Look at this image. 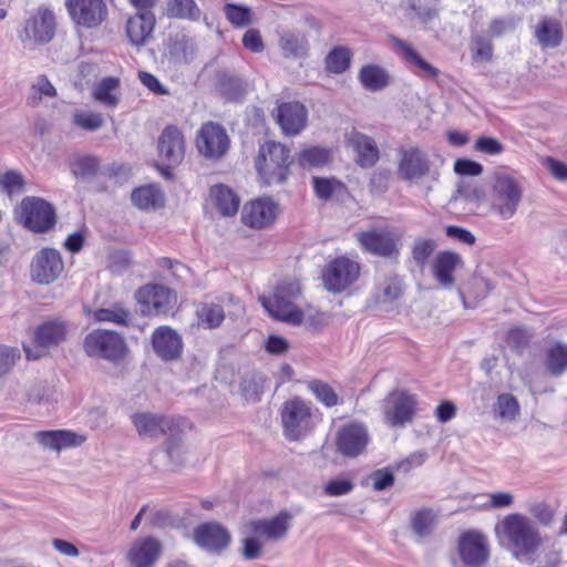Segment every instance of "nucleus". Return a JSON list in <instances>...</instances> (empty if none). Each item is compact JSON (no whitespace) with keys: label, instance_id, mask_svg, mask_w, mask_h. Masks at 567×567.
<instances>
[{"label":"nucleus","instance_id":"obj_45","mask_svg":"<svg viewBox=\"0 0 567 567\" xmlns=\"http://www.w3.org/2000/svg\"><path fill=\"white\" fill-rule=\"evenodd\" d=\"M169 17L196 21L200 18V9L194 0H168Z\"/></svg>","mask_w":567,"mask_h":567},{"label":"nucleus","instance_id":"obj_3","mask_svg":"<svg viewBox=\"0 0 567 567\" xmlns=\"http://www.w3.org/2000/svg\"><path fill=\"white\" fill-rule=\"evenodd\" d=\"M301 289L297 280L282 281L271 297H259V301L270 317L289 324L299 326L303 321L302 310L295 305Z\"/></svg>","mask_w":567,"mask_h":567},{"label":"nucleus","instance_id":"obj_17","mask_svg":"<svg viewBox=\"0 0 567 567\" xmlns=\"http://www.w3.org/2000/svg\"><path fill=\"white\" fill-rule=\"evenodd\" d=\"M68 334V324L60 319L48 320L34 331V349L23 346L28 360H38L45 355L47 349L64 341Z\"/></svg>","mask_w":567,"mask_h":567},{"label":"nucleus","instance_id":"obj_21","mask_svg":"<svg viewBox=\"0 0 567 567\" xmlns=\"http://www.w3.org/2000/svg\"><path fill=\"white\" fill-rule=\"evenodd\" d=\"M276 123L286 136H296L307 126L308 111L298 101H286L277 104L272 112Z\"/></svg>","mask_w":567,"mask_h":567},{"label":"nucleus","instance_id":"obj_7","mask_svg":"<svg viewBox=\"0 0 567 567\" xmlns=\"http://www.w3.org/2000/svg\"><path fill=\"white\" fill-rule=\"evenodd\" d=\"M16 216L19 223L37 234L47 233L56 224L53 205L35 196L24 197L16 210Z\"/></svg>","mask_w":567,"mask_h":567},{"label":"nucleus","instance_id":"obj_22","mask_svg":"<svg viewBox=\"0 0 567 567\" xmlns=\"http://www.w3.org/2000/svg\"><path fill=\"white\" fill-rule=\"evenodd\" d=\"M291 519L292 515L289 512L281 511L271 518L250 520L246 528L249 534L261 539L278 542L287 536Z\"/></svg>","mask_w":567,"mask_h":567},{"label":"nucleus","instance_id":"obj_28","mask_svg":"<svg viewBox=\"0 0 567 567\" xmlns=\"http://www.w3.org/2000/svg\"><path fill=\"white\" fill-rule=\"evenodd\" d=\"M162 551V543L157 538L148 536L134 542L126 557L132 567H153Z\"/></svg>","mask_w":567,"mask_h":567},{"label":"nucleus","instance_id":"obj_11","mask_svg":"<svg viewBox=\"0 0 567 567\" xmlns=\"http://www.w3.org/2000/svg\"><path fill=\"white\" fill-rule=\"evenodd\" d=\"M456 551L466 567H484L491 556L488 537L480 529L462 530L456 539Z\"/></svg>","mask_w":567,"mask_h":567},{"label":"nucleus","instance_id":"obj_48","mask_svg":"<svg viewBox=\"0 0 567 567\" xmlns=\"http://www.w3.org/2000/svg\"><path fill=\"white\" fill-rule=\"evenodd\" d=\"M435 519L436 515L431 508L417 509L411 516L412 529L419 536H426L432 532Z\"/></svg>","mask_w":567,"mask_h":567},{"label":"nucleus","instance_id":"obj_56","mask_svg":"<svg viewBox=\"0 0 567 567\" xmlns=\"http://www.w3.org/2000/svg\"><path fill=\"white\" fill-rule=\"evenodd\" d=\"M34 94L29 97V104L35 105L42 99V96L53 97L56 95V90L47 79V76H40L35 85H33Z\"/></svg>","mask_w":567,"mask_h":567},{"label":"nucleus","instance_id":"obj_64","mask_svg":"<svg viewBox=\"0 0 567 567\" xmlns=\"http://www.w3.org/2000/svg\"><path fill=\"white\" fill-rule=\"evenodd\" d=\"M243 45L254 53L262 52L265 44L259 30L248 29L243 35Z\"/></svg>","mask_w":567,"mask_h":567},{"label":"nucleus","instance_id":"obj_5","mask_svg":"<svg viewBox=\"0 0 567 567\" xmlns=\"http://www.w3.org/2000/svg\"><path fill=\"white\" fill-rule=\"evenodd\" d=\"M491 196L492 209L503 219H509L517 212L523 188L513 175L499 171L493 174Z\"/></svg>","mask_w":567,"mask_h":567},{"label":"nucleus","instance_id":"obj_47","mask_svg":"<svg viewBox=\"0 0 567 567\" xmlns=\"http://www.w3.org/2000/svg\"><path fill=\"white\" fill-rule=\"evenodd\" d=\"M307 388L313 393L316 399L327 408H332L339 403V398L333 388L322 380H310Z\"/></svg>","mask_w":567,"mask_h":567},{"label":"nucleus","instance_id":"obj_9","mask_svg":"<svg viewBox=\"0 0 567 567\" xmlns=\"http://www.w3.org/2000/svg\"><path fill=\"white\" fill-rule=\"evenodd\" d=\"M83 349L89 357L101 358L111 362L123 360L127 352V346L117 332L95 329L86 334Z\"/></svg>","mask_w":567,"mask_h":567},{"label":"nucleus","instance_id":"obj_1","mask_svg":"<svg viewBox=\"0 0 567 567\" xmlns=\"http://www.w3.org/2000/svg\"><path fill=\"white\" fill-rule=\"evenodd\" d=\"M496 534L517 559H532L543 544L532 519L518 513L506 515L497 524Z\"/></svg>","mask_w":567,"mask_h":567},{"label":"nucleus","instance_id":"obj_32","mask_svg":"<svg viewBox=\"0 0 567 567\" xmlns=\"http://www.w3.org/2000/svg\"><path fill=\"white\" fill-rule=\"evenodd\" d=\"M389 39L398 54L406 63L417 68L430 79L436 80L439 78V69L426 62L410 43L395 35H391Z\"/></svg>","mask_w":567,"mask_h":567},{"label":"nucleus","instance_id":"obj_46","mask_svg":"<svg viewBox=\"0 0 567 567\" xmlns=\"http://www.w3.org/2000/svg\"><path fill=\"white\" fill-rule=\"evenodd\" d=\"M548 371L554 375H560L567 369V346L559 342L551 346L546 353Z\"/></svg>","mask_w":567,"mask_h":567},{"label":"nucleus","instance_id":"obj_14","mask_svg":"<svg viewBox=\"0 0 567 567\" xmlns=\"http://www.w3.org/2000/svg\"><path fill=\"white\" fill-rule=\"evenodd\" d=\"M416 408V395L405 390L392 391L384 400V421L392 427H402L413 421Z\"/></svg>","mask_w":567,"mask_h":567},{"label":"nucleus","instance_id":"obj_55","mask_svg":"<svg viewBox=\"0 0 567 567\" xmlns=\"http://www.w3.org/2000/svg\"><path fill=\"white\" fill-rule=\"evenodd\" d=\"M472 59L474 62H489L493 59V44L489 40L477 37L473 40Z\"/></svg>","mask_w":567,"mask_h":567},{"label":"nucleus","instance_id":"obj_34","mask_svg":"<svg viewBox=\"0 0 567 567\" xmlns=\"http://www.w3.org/2000/svg\"><path fill=\"white\" fill-rule=\"evenodd\" d=\"M121 80L116 76H105L92 89V99L105 107L115 109L120 103Z\"/></svg>","mask_w":567,"mask_h":567},{"label":"nucleus","instance_id":"obj_25","mask_svg":"<svg viewBox=\"0 0 567 567\" xmlns=\"http://www.w3.org/2000/svg\"><path fill=\"white\" fill-rule=\"evenodd\" d=\"M152 347L157 357L164 361L181 358L183 352L182 337L168 326L157 327L152 333Z\"/></svg>","mask_w":567,"mask_h":567},{"label":"nucleus","instance_id":"obj_41","mask_svg":"<svg viewBox=\"0 0 567 567\" xmlns=\"http://www.w3.org/2000/svg\"><path fill=\"white\" fill-rule=\"evenodd\" d=\"M97 322H112L117 326L127 327L132 321V313L122 302H115L110 308H100L93 312Z\"/></svg>","mask_w":567,"mask_h":567},{"label":"nucleus","instance_id":"obj_42","mask_svg":"<svg viewBox=\"0 0 567 567\" xmlns=\"http://www.w3.org/2000/svg\"><path fill=\"white\" fill-rule=\"evenodd\" d=\"M301 168L323 167L331 162V152L320 146H307L297 154Z\"/></svg>","mask_w":567,"mask_h":567},{"label":"nucleus","instance_id":"obj_54","mask_svg":"<svg viewBox=\"0 0 567 567\" xmlns=\"http://www.w3.org/2000/svg\"><path fill=\"white\" fill-rule=\"evenodd\" d=\"M24 185L25 181L18 171L9 169L0 174V188L8 195L21 192Z\"/></svg>","mask_w":567,"mask_h":567},{"label":"nucleus","instance_id":"obj_37","mask_svg":"<svg viewBox=\"0 0 567 567\" xmlns=\"http://www.w3.org/2000/svg\"><path fill=\"white\" fill-rule=\"evenodd\" d=\"M210 198L216 208L224 216H234L239 209L240 199L238 195L229 187L219 184L212 186L209 190Z\"/></svg>","mask_w":567,"mask_h":567},{"label":"nucleus","instance_id":"obj_36","mask_svg":"<svg viewBox=\"0 0 567 567\" xmlns=\"http://www.w3.org/2000/svg\"><path fill=\"white\" fill-rule=\"evenodd\" d=\"M279 47L286 58H305L309 51L307 35L299 31L282 32L279 38Z\"/></svg>","mask_w":567,"mask_h":567},{"label":"nucleus","instance_id":"obj_23","mask_svg":"<svg viewBox=\"0 0 567 567\" xmlns=\"http://www.w3.org/2000/svg\"><path fill=\"white\" fill-rule=\"evenodd\" d=\"M464 267L462 256L453 250L439 251L432 264L431 272L436 282L443 288H452L455 285V271Z\"/></svg>","mask_w":567,"mask_h":567},{"label":"nucleus","instance_id":"obj_13","mask_svg":"<svg viewBox=\"0 0 567 567\" xmlns=\"http://www.w3.org/2000/svg\"><path fill=\"white\" fill-rule=\"evenodd\" d=\"M132 422L140 435L150 436L169 435L176 437L179 436L186 427H193L192 423L185 417H166L146 412L133 414Z\"/></svg>","mask_w":567,"mask_h":567},{"label":"nucleus","instance_id":"obj_44","mask_svg":"<svg viewBox=\"0 0 567 567\" xmlns=\"http://www.w3.org/2000/svg\"><path fill=\"white\" fill-rule=\"evenodd\" d=\"M352 53L347 47H334L324 59V65L328 73H344L351 64Z\"/></svg>","mask_w":567,"mask_h":567},{"label":"nucleus","instance_id":"obj_49","mask_svg":"<svg viewBox=\"0 0 567 567\" xmlns=\"http://www.w3.org/2000/svg\"><path fill=\"white\" fill-rule=\"evenodd\" d=\"M224 13L229 23L235 28H243L251 23V9L236 3H227Z\"/></svg>","mask_w":567,"mask_h":567},{"label":"nucleus","instance_id":"obj_18","mask_svg":"<svg viewBox=\"0 0 567 567\" xmlns=\"http://www.w3.org/2000/svg\"><path fill=\"white\" fill-rule=\"evenodd\" d=\"M64 271V262L59 250L42 248L33 257L30 265L31 279L39 285L54 282Z\"/></svg>","mask_w":567,"mask_h":567},{"label":"nucleus","instance_id":"obj_63","mask_svg":"<svg viewBox=\"0 0 567 567\" xmlns=\"http://www.w3.org/2000/svg\"><path fill=\"white\" fill-rule=\"evenodd\" d=\"M156 265L158 268L166 270L171 274V276L178 280L182 279V271H187V267L177 259H172L169 257H161L156 260Z\"/></svg>","mask_w":567,"mask_h":567},{"label":"nucleus","instance_id":"obj_29","mask_svg":"<svg viewBox=\"0 0 567 567\" xmlns=\"http://www.w3.org/2000/svg\"><path fill=\"white\" fill-rule=\"evenodd\" d=\"M399 174L404 181L420 179L430 172V161L417 147L405 150L401 154Z\"/></svg>","mask_w":567,"mask_h":567},{"label":"nucleus","instance_id":"obj_52","mask_svg":"<svg viewBox=\"0 0 567 567\" xmlns=\"http://www.w3.org/2000/svg\"><path fill=\"white\" fill-rule=\"evenodd\" d=\"M71 172L76 177H89L93 176L99 171V161L96 157L91 155H84L75 158L71 165Z\"/></svg>","mask_w":567,"mask_h":567},{"label":"nucleus","instance_id":"obj_12","mask_svg":"<svg viewBox=\"0 0 567 567\" xmlns=\"http://www.w3.org/2000/svg\"><path fill=\"white\" fill-rule=\"evenodd\" d=\"M64 6L71 21L79 29H99L109 18L105 0H65Z\"/></svg>","mask_w":567,"mask_h":567},{"label":"nucleus","instance_id":"obj_24","mask_svg":"<svg viewBox=\"0 0 567 567\" xmlns=\"http://www.w3.org/2000/svg\"><path fill=\"white\" fill-rule=\"evenodd\" d=\"M194 539L198 546L209 551L221 553L229 546L231 536L221 524L207 522L194 529Z\"/></svg>","mask_w":567,"mask_h":567},{"label":"nucleus","instance_id":"obj_15","mask_svg":"<svg viewBox=\"0 0 567 567\" xmlns=\"http://www.w3.org/2000/svg\"><path fill=\"white\" fill-rule=\"evenodd\" d=\"M280 208L270 197H258L246 203L241 210V223L254 230L272 227L278 218Z\"/></svg>","mask_w":567,"mask_h":567},{"label":"nucleus","instance_id":"obj_33","mask_svg":"<svg viewBox=\"0 0 567 567\" xmlns=\"http://www.w3.org/2000/svg\"><path fill=\"white\" fill-rule=\"evenodd\" d=\"M534 35L543 48H557L564 39L561 22L553 17H542L534 29Z\"/></svg>","mask_w":567,"mask_h":567},{"label":"nucleus","instance_id":"obj_2","mask_svg":"<svg viewBox=\"0 0 567 567\" xmlns=\"http://www.w3.org/2000/svg\"><path fill=\"white\" fill-rule=\"evenodd\" d=\"M290 150L282 143L266 141L259 146L255 157V168L261 185L285 184L290 175Z\"/></svg>","mask_w":567,"mask_h":567},{"label":"nucleus","instance_id":"obj_26","mask_svg":"<svg viewBox=\"0 0 567 567\" xmlns=\"http://www.w3.org/2000/svg\"><path fill=\"white\" fill-rule=\"evenodd\" d=\"M357 239L365 251L381 257L398 255V238L388 230H369L357 234Z\"/></svg>","mask_w":567,"mask_h":567},{"label":"nucleus","instance_id":"obj_30","mask_svg":"<svg viewBox=\"0 0 567 567\" xmlns=\"http://www.w3.org/2000/svg\"><path fill=\"white\" fill-rule=\"evenodd\" d=\"M349 143L357 155V164L363 168L372 167L380 158V152L375 141L360 132H352Z\"/></svg>","mask_w":567,"mask_h":567},{"label":"nucleus","instance_id":"obj_50","mask_svg":"<svg viewBox=\"0 0 567 567\" xmlns=\"http://www.w3.org/2000/svg\"><path fill=\"white\" fill-rule=\"evenodd\" d=\"M73 123L84 131L93 132L103 126L104 118L97 112L76 111L73 114Z\"/></svg>","mask_w":567,"mask_h":567},{"label":"nucleus","instance_id":"obj_19","mask_svg":"<svg viewBox=\"0 0 567 567\" xmlns=\"http://www.w3.org/2000/svg\"><path fill=\"white\" fill-rule=\"evenodd\" d=\"M369 442L368 427L357 421L343 424L336 435L337 451L344 457H358L367 450Z\"/></svg>","mask_w":567,"mask_h":567},{"label":"nucleus","instance_id":"obj_38","mask_svg":"<svg viewBox=\"0 0 567 567\" xmlns=\"http://www.w3.org/2000/svg\"><path fill=\"white\" fill-rule=\"evenodd\" d=\"M358 78L362 86L371 92L383 90L391 81L388 71L377 64L363 65L359 71Z\"/></svg>","mask_w":567,"mask_h":567},{"label":"nucleus","instance_id":"obj_35","mask_svg":"<svg viewBox=\"0 0 567 567\" xmlns=\"http://www.w3.org/2000/svg\"><path fill=\"white\" fill-rule=\"evenodd\" d=\"M196 323L202 329H217L225 321L226 313L224 307L215 301H202L195 309Z\"/></svg>","mask_w":567,"mask_h":567},{"label":"nucleus","instance_id":"obj_39","mask_svg":"<svg viewBox=\"0 0 567 567\" xmlns=\"http://www.w3.org/2000/svg\"><path fill=\"white\" fill-rule=\"evenodd\" d=\"M131 198L133 204L143 210L157 209L164 205V194L154 185L135 188Z\"/></svg>","mask_w":567,"mask_h":567},{"label":"nucleus","instance_id":"obj_53","mask_svg":"<svg viewBox=\"0 0 567 567\" xmlns=\"http://www.w3.org/2000/svg\"><path fill=\"white\" fill-rule=\"evenodd\" d=\"M504 340L512 350L522 352L528 347L530 336L525 328L513 327L506 331Z\"/></svg>","mask_w":567,"mask_h":567},{"label":"nucleus","instance_id":"obj_59","mask_svg":"<svg viewBox=\"0 0 567 567\" xmlns=\"http://www.w3.org/2000/svg\"><path fill=\"white\" fill-rule=\"evenodd\" d=\"M354 487L350 478H336L324 485V493L328 496H342L349 494Z\"/></svg>","mask_w":567,"mask_h":567},{"label":"nucleus","instance_id":"obj_6","mask_svg":"<svg viewBox=\"0 0 567 567\" xmlns=\"http://www.w3.org/2000/svg\"><path fill=\"white\" fill-rule=\"evenodd\" d=\"M186 154V138L184 132L174 124L163 128L157 138V168L166 178H171L172 169L179 166Z\"/></svg>","mask_w":567,"mask_h":567},{"label":"nucleus","instance_id":"obj_40","mask_svg":"<svg viewBox=\"0 0 567 567\" xmlns=\"http://www.w3.org/2000/svg\"><path fill=\"white\" fill-rule=\"evenodd\" d=\"M311 186L317 198L323 202L331 200L336 195L347 192L346 184L334 176L311 178Z\"/></svg>","mask_w":567,"mask_h":567},{"label":"nucleus","instance_id":"obj_60","mask_svg":"<svg viewBox=\"0 0 567 567\" xmlns=\"http://www.w3.org/2000/svg\"><path fill=\"white\" fill-rule=\"evenodd\" d=\"M495 288V285L488 279L475 276L468 287V293L475 299H484Z\"/></svg>","mask_w":567,"mask_h":567},{"label":"nucleus","instance_id":"obj_16","mask_svg":"<svg viewBox=\"0 0 567 567\" xmlns=\"http://www.w3.org/2000/svg\"><path fill=\"white\" fill-rule=\"evenodd\" d=\"M200 155L208 159L221 158L229 148V137L226 130L218 123H203L195 140Z\"/></svg>","mask_w":567,"mask_h":567},{"label":"nucleus","instance_id":"obj_62","mask_svg":"<svg viewBox=\"0 0 567 567\" xmlns=\"http://www.w3.org/2000/svg\"><path fill=\"white\" fill-rule=\"evenodd\" d=\"M140 82L155 95H168L169 91L166 89L159 80L150 72L140 71L137 73Z\"/></svg>","mask_w":567,"mask_h":567},{"label":"nucleus","instance_id":"obj_57","mask_svg":"<svg viewBox=\"0 0 567 567\" xmlns=\"http://www.w3.org/2000/svg\"><path fill=\"white\" fill-rule=\"evenodd\" d=\"M474 148L487 155H498L504 152V145L497 138L488 136H480L475 141Z\"/></svg>","mask_w":567,"mask_h":567},{"label":"nucleus","instance_id":"obj_43","mask_svg":"<svg viewBox=\"0 0 567 567\" xmlns=\"http://www.w3.org/2000/svg\"><path fill=\"white\" fill-rule=\"evenodd\" d=\"M493 412L496 417L506 422H513L520 414V405L516 396L513 394L501 393L496 398Z\"/></svg>","mask_w":567,"mask_h":567},{"label":"nucleus","instance_id":"obj_61","mask_svg":"<svg viewBox=\"0 0 567 567\" xmlns=\"http://www.w3.org/2000/svg\"><path fill=\"white\" fill-rule=\"evenodd\" d=\"M20 359V352L16 348L0 347V377L7 374Z\"/></svg>","mask_w":567,"mask_h":567},{"label":"nucleus","instance_id":"obj_10","mask_svg":"<svg viewBox=\"0 0 567 567\" xmlns=\"http://www.w3.org/2000/svg\"><path fill=\"white\" fill-rule=\"evenodd\" d=\"M361 276V265L348 256H339L328 261L321 270L324 288L340 293L354 285Z\"/></svg>","mask_w":567,"mask_h":567},{"label":"nucleus","instance_id":"obj_8","mask_svg":"<svg viewBox=\"0 0 567 567\" xmlns=\"http://www.w3.org/2000/svg\"><path fill=\"white\" fill-rule=\"evenodd\" d=\"M135 300L143 316L168 317L174 313L177 293L164 285L148 282L136 290Z\"/></svg>","mask_w":567,"mask_h":567},{"label":"nucleus","instance_id":"obj_31","mask_svg":"<svg viewBox=\"0 0 567 567\" xmlns=\"http://www.w3.org/2000/svg\"><path fill=\"white\" fill-rule=\"evenodd\" d=\"M40 444L54 451L80 446L86 441V436L70 430L40 431L35 434Z\"/></svg>","mask_w":567,"mask_h":567},{"label":"nucleus","instance_id":"obj_51","mask_svg":"<svg viewBox=\"0 0 567 567\" xmlns=\"http://www.w3.org/2000/svg\"><path fill=\"white\" fill-rule=\"evenodd\" d=\"M435 240L430 238H417L412 246L411 254L419 266H424L435 251Z\"/></svg>","mask_w":567,"mask_h":567},{"label":"nucleus","instance_id":"obj_20","mask_svg":"<svg viewBox=\"0 0 567 567\" xmlns=\"http://www.w3.org/2000/svg\"><path fill=\"white\" fill-rule=\"evenodd\" d=\"M56 21L52 10L45 7L38 8L35 14L30 17L20 33L22 42L44 44L50 42L55 33Z\"/></svg>","mask_w":567,"mask_h":567},{"label":"nucleus","instance_id":"obj_4","mask_svg":"<svg viewBox=\"0 0 567 567\" xmlns=\"http://www.w3.org/2000/svg\"><path fill=\"white\" fill-rule=\"evenodd\" d=\"M284 434L288 441H300L317 424V415L310 402L298 396L287 400L280 410Z\"/></svg>","mask_w":567,"mask_h":567},{"label":"nucleus","instance_id":"obj_58","mask_svg":"<svg viewBox=\"0 0 567 567\" xmlns=\"http://www.w3.org/2000/svg\"><path fill=\"white\" fill-rule=\"evenodd\" d=\"M454 172L460 176H480L483 173V166L470 158H457L454 162Z\"/></svg>","mask_w":567,"mask_h":567},{"label":"nucleus","instance_id":"obj_27","mask_svg":"<svg viewBox=\"0 0 567 567\" xmlns=\"http://www.w3.org/2000/svg\"><path fill=\"white\" fill-rule=\"evenodd\" d=\"M156 18L152 11H137L125 23V34L134 47H143L153 38Z\"/></svg>","mask_w":567,"mask_h":567}]
</instances>
